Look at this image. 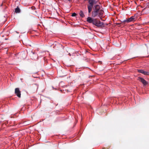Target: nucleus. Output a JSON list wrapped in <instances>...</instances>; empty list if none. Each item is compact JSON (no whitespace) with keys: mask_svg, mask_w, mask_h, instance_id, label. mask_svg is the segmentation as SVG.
Here are the masks:
<instances>
[{"mask_svg":"<svg viewBox=\"0 0 149 149\" xmlns=\"http://www.w3.org/2000/svg\"><path fill=\"white\" fill-rule=\"evenodd\" d=\"M93 11L92 13V16L95 17L98 16L101 19L104 14V11L102 9H100V6L99 5H95L93 8Z\"/></svg>","mask_w":149,"mask_h":149,"instance_id":"1","label":"nucleus"},{"mask_svg":"<svg viewBox=\"0 0 149 149\" xmlns=\"http://www.w3.org/2000/svg\"><path fill=\"white\" fill-rule=\"evenodd\" d=\"M86 21L89 23H92L94 25L97 27H101L103 25V23L101 22L97 19H94L90 17H88L87 18Z\"/></svg>","mask_w":149,"mask_h":149,"instance_id":"2","label":"nucleus"},{"mask_svg":"<svg viewBox=\"0 0 149 149\" xmlns=\"http://www.w3.org/2000/svg\"><path fill=\"white\" fill-rule=\"evenodd\" d=\"M97 2L95 0H88V2L89 4L88 5V8L89 13H91L93 8L94 5L97 3Z\"/></svg>","mask_w":149,"mask_h":149,"instance_id":"3","label":"nucleus"},{"mask_svg":"<svg viewBox=\"0 0 149 149\" xmlns=\"http://www.w3.org/2000/svg\"><path fill=\"white\" fill-rule=\"evenodd\" d=\"M136 19L135 16H133L130 18H127L126 19L122 21H121V23H125V22L128 23L134 21Z\"/></svg>","mask_w":149,"mask_h":149,"instance_id":"4","label":"nucleus"},{"mask_svg":"<svg viewBox=\"0 0 149 149\" xmlns=\"http://www.w3.org/2000/svg\"><path fill=\"white\" fill-rule=\"evenodd\" d=\"M15 94L19 97H21V91L19 88H17L15 89Z\"/></svg>","mask_w":149,"mask_h":149,"instance_id":"5","label":"nucleus"},{"mask_svg":"<svg viewBox=\"0 0 149 149\" xmlns=\"http://www.w3.org/2000/svg\"><path fill=\"white\" fill-rule=\"evenodd\" d=\"M138 72L145 75H149V72L143 70H138Z\"/></svg>","mask_w":149,"mask_h":149,"instance_id":"6","label":"nucleus"},{"mask_svg":"<svg viewBox=\"0 0 149 149\" xmlns=\"http://www.w3.org/2000/svg\"><path fill=\"white\" fill-rule=\"evenodd\" d=\"M138 80L141 82L144 85H146L147 84V82L143 78L139 77L138 78Z\"/></svg>","mask_w":149,"mask_h":149,"instance_id":"7","label":"nucleus"},{"mask_svg":"<svg viewBox=\"0 0 149 149\" xmlns=\"http://www.w3.org/2000/svg\"><path fill=\"white\" fill-rule=\"evenodd\" d=\"M30 56L32 59H35L37 57V54L34 52H31V53L30 54Z\"/></svg>","mask_w":149,"mask_h":149,"instance_id":"8","label":"nucleus"},{"mask_svg":"<svg viewBox=\"0 0 149 149\" xmlns=\"http://www.w3.org/2000/svg\"><path fill=\"white\" fill-rule=\"evenodd\" d=\"M15 12L16 13H19L20 12V10L19 7H17L15 9Z\"/></svg>","mask_w":149,"mask_h":149,"instance_id":"9","label":"nucleus"},{"mask_svg":"<svg viewBox=\"0 0 149 149\" xmlns=\"http://www.w3.org/2000/svg\"><path fill=\"white\" fill-rule=\"evenodd\" d=\"M79 15L81 17H84L85 16V15L82 11H80L79 13Z\"/></svg>","mask_w":149,"mask_h":149,"instance_id":"10","label":"nucleus"},{"mask_svg":"<svg viewBox=\"0 0 149 149\" xmlns=\"http://www.w3.org/2000/svg\"><path fill=\"white\" fill-rule=\"evenodd\" d=\"M77 14L75 13H73L72 14V17H74L76 16Z\"/></svg>","mask_w":149,"mask_h":149,"instance_id":"11","label":"nucleus"},{"mask_svg":"<svg viewBox=\"0 0 149 149\" xmlns=\"http://www.w3.org/2000/svg\"><path fill=\"white\" fill-rule=\"evenodd\" d=\"M121 24V23H116V25H119V24Z\"/></svg>","mask_w":149,"mask_h":149,"instance_id":"12","label":"nucleus"},{"mask_svg":"<svg viewBox=\"0 0 149 149\" xmlns=\"http://www.w3.org/2000/svg\"><path fill=\"white\" fill-rule=\"evenodd\" d=\"M71 1V0H66V2H67V1Z\"/></svg>","mask_w":149,"mask_h":149,"instance_id":"13","label":"nucleus"},{"mask_svg":"<svg viewBox=\"0 0 149 149\" xmlns=\"http://www.w3.org/2000/svg\"><path fill=\"white\" fill-rule=\"evenodd\" d=\"M103 149H105V148H103Z\"/></svg>","mask_w":149,"mask_h":149,"instance_id":"14","label":"nucleus"}]
</instances>
